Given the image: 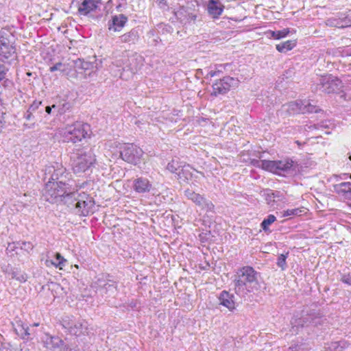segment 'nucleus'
I'll list each match as a JSON object with an SVG mask.
<instances>
[{
  "label": "nucleus",
  "mask_w": 351,
  "mask_h": 351,
  "mask_svg": "<svg viewBox=\"0 0 351 351\" xmlns=\"http://www.w3.org/2000/svg\"><path fill=\"white\" fill-rule=\"evenodd\" d=\"M100 0H83L78 7V12L80 14L87 15L95 10Z\"/></svg>",
  "instance_id": "obj_13"
},
{
  "label": "nucleus",
  "mask_w": 351,
  "mask_h": 351,
  "mask_svg": "<svg viewBox=\"0 0 351 351\" xmlns=\"http://www.w3.org/2000/svg\"><path fill=\"white\" fill-rule=\"evenodd\" d=\"M143 154V150L133 143L126 144L120 153L121 158L124 161L134 165H136L141 162Z\"/></svg>",
  "instance_id": "obj_5"
},
{
  "label": "nucleus",
  "mask_w": 351,
  "mask_h": 351,
  "mask_svg": "<svg viewBox=\"0 0 351 351\" xmlns=\"http://www.w3.org/2000/svg\"><path fill=\"white\" fill-rule=\"evenodd\" d=\"M62 65V63L59 62L50 67L49 70L51 72H53L59 69V67Z\"/></svg>",
  "instance_id": "obj_31"
},
{
  "label": "nucleus",
  "mask_w": 351,
  "mask_h": 351,
  "mask_svg": "<svg viewBox=\"0 0 351 351\" xmlns=\"http://www.w3.org/2000/svg\"><path fill=\"white\" fill-rule=\"evenodd\" d=\"M97 162L96 155L93 149L80 151L73 161L72 169L75 173H84L88 171Z\"/></svg>",
  "instance_id": "obj_3"
},
{
  "label": "nucleus",
  "mask_w": 351,
  "mask_h": 351,
  "mask_svg": "<svg viewBox=\"0 0 351 351\" xmlns=\"http://www.w3.org/2000/svg\"><path fill=\"white\" fill-rule=\"evenodd\" d=\"M56 108V105H53L51 107V106H47L46 108H45V111L47 114H50L51 112V109L52 108Z\"/></svg>",
  "instance_id": "obj_32"
},
{
  "label": "nucleus",
  "mask_w": 351,
  "mask_h": 351,
  "mask_svg": "<svg viewBox=\"0 0 351 351\" xmlns=\"http://www.w3.org/2000/svg\"><path fill=\"white\" fill-rule=\"evenodd\" d=\"M128 17L123 14L114 15L108 22V29L109 31L114 32H121L128 23Z\"/></svg>",
  "instance_id": "obj_11"
},
{
  "label": "nucleus",
  "mask_w": 351,
  "mask_h": 351,
  "mask_svg": "<svg viewBox=\"0 0 351 351\" xmlns=\"http://www.w3.org/2000/svg\"><path fill=\"white\" fill-rule=\"evenodd\" d=\"M220 304L229 310L232 311L235 308V304L233 300V296L228 292L223 291L221 293L219 296Z\"/></svg>",
  "instance_id": "obj_17"
},
{
  "label": "nucleus",
  "mask_w": 351,
  "mask_h": 351,
  "mask_svg": "<svg viewBox=\"0 0 351 351\" xmlns=\"http://www.w3.org/2000/svg\"><path fill=\"white\" fill-rule=\"evenodd\" d=\"M39 325V324H34V326H38Z\"/></svg>",
  "instance_id": "obj_36"
},
{
  "label": "nucleus",
  "mask_w": 351,
  "mask_h": 351,
  "mask_svg": "<svg viewBox=\"0 0 351 351\" xmlns=\"http://www.w3.org/2000/svg\"><path fill=\"white\" fill-rule=\"evenodd\" d=\"M15 52L14 48L5 40L0 39V60L8 59Z\"/></svg>",
  "instance_id": "obj_14"
},
{
  "label": "nucleus",
  "mask_w": 351,
  "mask_h": 351,
  "mask_svg": "<svg viewBox=\"0 0 351 351\" xmlns=\"http://www.w3.org/2000/svg\"><path fill=\"white\" fill-rule=\"evenodd\" d=\"M3 104L0 102V113L2 115L4 114V112L3 111Z\"/></svg>",
  "instance_id": "obj_33"
},
{
  "label": "nucleus",
  "mask_w": 351,
  "mask_h": 351,
  "mask_svg": "<svg viewBox=\"0 0 351 351\" xmlns=\"http://www.w3.org/2000/svg\"><path fill=\"white\" fill-rule=\"evenodd\" d=\"M335 188L339 193H351V182H341L336 185Z\"/></svg>",
  "instance_id": "obj_23"
},
{
  "label": "nucleus",
  "mask_w": 351,
  "mask_h": 351,
  "mask_svg": "<svg viewBox=\"0 0 351 351\" xmlns=\"http://www.w3.org/2000/svg\"><path fill=\"white\" fill-rule=\"evenodd\" d=\"M191 167L189 165L184 166L181 169V171L178 173V179L182 180H188L192 176L191 173L190 172Z\"/></svg>",
  "instance_id": "obj_22"
},
{
  "label": "nucleus",
  "mask_w": 351,
  "mask_h": 351,
  "mask_svg": "<svg viewBox=\"0 0 351 351\" xmlns=\"http://www.w3.org/2000/svg\"><path fill=\"white\" fill-rule=\"evenodd\" d=\"M295 104L299 111L303 114L318 112L319 110L316 105L311 104L308 101H300Z\"/></svg>",
  "instance_id": "obj_16"
},
{
  "label": "nucleus",
  "mask_w": 351,
  "mask_h": 351,
  "mask_svg": "<svg viewBox=\"0 0 351 351\" xmlns=\"http://www.w3.org/2000/svg\"><path fill=\"white\" fill-rule=\"evenodd\" d=\"M276 220V217L274 215H269L266 219H265L261 223V226L264 231L269 230V226Z\"/></svg>",
  "instance_id": "obj_24"
},
{
  "label": "nucleus",
  "mask_w": 351,
  "mask_h": 351,
  "mask_svg": "<svg viewBox=\"0 0 351 351\" xmlns=\"http://www.w3.org/2000/svg\"><path fill=\"white\" fill-rule=\"evenodd\" d=\"M288 252L286 254H280L278 258L277 265L284 269L286 265V259L287 258Z\"/></svg>",
  "instance_id": "obj_26"
},
{
  "label": "nucleus",
  "mask_w": 351,
  "mask_h": 351,
  "mask_svg": "<svg viewBox=\"0 0 351 351\" xmlns=\"http://www.w3.org/2000/svg\"><path fill=\"white\" fill-rule=\"evenodd\" d=\"M75 267H76L77 269L79 268V266L77 265H75Z\"/></svg>",
  "instance_id": "obj_35"
},
{
  "label": "nucleus",
  "mask_w": 351,
  "mask_h": 351,
  "mask_svg": "<svg viewBox=\"0 0 351 351\" xmlns=\"http://www.w3.org/2000/svg\"><path fill=\"white\" fill-rule=\"evenodd\" d=\"M93 132L89 124L81 121H75L60 129L56 135L60 141L76 144L82 142L83 140L90 138Z\"/></svg>",
  "instance_id": "obj_1"
},
{
  "label": "nucleus",
  "mask_w": 351,
  "mask_h": 351,
  "mask_svg": "<svg viewBox=\"0 0 351 351\" xmlns=\"http://www.w3.org/2000/svg\"><path fill=\"white\" fill-rule=\"evenodd\" d=\"M133 189L138 193H149L152 189V184L147 178L139 177L134 180Z\"/></svg>",
  "instance_id": "obj_12"
},
{
  "label": "nucleus",
  "mask_w": 351,
  "mask_h": 351,
  "mask_svg": "<svg viewBox=\"0 0 351 351\" xmlns=\"http://www.w3.org/2000/svg\"><path fill=\"white\" fill-rule=\"evenodd\" d=\"M6 71L5 66L0 64V82L5 77Z\"/></svg>",
  "instance_id": "obj_28"
},
{
  "label": "nucleus",
  "mask_w": 351,
  "mask_h": 351,
  "mask_svg": "<svg viewBox=\"0 0 351 351\" xmlns=\"http://www.w3.org/2000/svg\"><path fill=\"white\" fill-rule=\"evenodd\" d=\"M223 5L215 0H209L208 3V13L214 19H217L223 12Z\"/></svg>",
  "instance_id": "obj_15"
},
{
  "label": "nucleus",
  "mask_w": 351,
  "mask_h": 351,
  "mask_svg": "<svg viewBox=\"0 0 351 351\" xmlns=\"http://www.w3.org/2000/svg\"><path fill=\"white\" fill-rule=\"evenodd\" d=\"M260 167L265 171L275 174H280L281 172H285L291 169L293 161L288 159L279 160H263Z\"/></svg>",
  "instance_id": "obj_6"
},
{
  "label": "nucleus",
  "mask_w": 351,
  "mask_h": 351,
  "mask_svg": "<svg viewBox=\"0 0 351 351\" xmlns=\"http://www.w3.org/2000/svg\"><path fill=\"white\" fill-rule=\"evenodd\" d=\"M184 194L189 199H191L197 206H202L203 208H206L208 210H213L215 206L199 193H197L193 191L187 189L184 191Z\"/></svg>",
  "instance_id": "obj_10"
},
{
  "label": "nucleus",
  "mask_w": 351,
  "mask_h": 351,
  "mask_svg": "<svg viewBox=\"0 0 351 351\" xmlns=\"http://www.w3.org/2000/svg\"><path fill=\"white\" fill-rule=\"evenodd\" d=\"M239 84L237 78L230 76L223 77L222 79L217 80L213 84V91L211 95L217 97L219 95H223L230 90L232 88L237 87Z\"/></svg>",
  "instance_id": "obj_7"
},
{
  "label": "nucleus",
  "mask_w": 351,
  "mask_h": 351,
  "mask_svg": "<svg viewBox=\"0 0 351 351\" xmlns=\"http://www.w3.org/2000/svg\"><path fill=\"white\" fill-rule=\"evenodd\" d=\"M341 81L332 75L324 76L321 80L322 91L330 94L337 93L341 88Z\"/></svg>",
  "instance_id": "obj_9"
},
{
  "label": "nucleus",
  "mask_w": 351,
  "mask_h": 351,
  "mask_svg": "<svg viewBox=\"0 0 351 351\" xmlns=\"http://www.w3.org/2000/svg\"><path fill=\"white\" fill-rule=\"evenodd\" d=\"M191 19L195 21L196 19V16L195 15H192L191 16Z\"/></svg>",
  "instance_id": "obj_34"
},
{
  "label": "nucleus",
  "mask_w": 351,
  "mask_h": 351,
  "mask_svg": "<svg viewBox=\"0 0 351 351\" xmlns=\"http://www.w3.org/2000/svg\"><path fill=\"white\" fill-rule=\"evenodd\" d=\"M306 208L303 206L296 208L287 209L282 213V217L291 218L293 216H301L305 212Z\"/></svg>",
  "instance_id": "obj_20"
},
{
  "label": "nucleus",
  "mask_w": 351,
  "mask_h": 351,
  "mask_svg": "<svg viewBox=\"0 0 351 351\" xmlns=\"http://www.w3.org/2000/svg\"><path fill=\"white\" fill-rule=\"evenodd\" d=\"M0 351H20L17 348L11 346L9 343H5L0 347Z\"/></svg>",
  "instance_id": "obj_27"
},
{
  "label": "nucleus",
  "mask_w": 351,
  "mask_h": 351,
  "mask_svg": "<svg viewBox=\"0 0 351 351\" xmlns=\"http://www.w3.org/2000/svg\"><path fill=\"white\" fill-rule=\"evenodd\" d=\"M178 168V162L172 160L167 165V169L171 173H176Z\"/></svg>",
  "instance_id": "obj_25"
},
{
  "label": "nucleus",
  "mask_w": 351,
  "mask_h": 351,
  "mask_svg": "<svg viewBox=\"0 0 351 351\" xmlns=\"http://www.w3.org/2000/svg\"><path fill=\"white\" fill-rule=\"evenodd\" d=\"M221 73V71L219 70H215V71H210L209 73H208V75L210 77H215V76H217L218 75L219 73Z\"/></svg>",
  "instance_id": "obj_30"
},
{
  "label": "nucleus",
  "mask_w": 351,
  "mask_h": 351,
  "mask_svg": "<svg viewBox=\"0 0 351 351\" xmlns=\"http://www.w3.org/2000/svg\"><path fill=\"white\" fill-rule=\"evenodd\" d=\"M289 32L290 31L288 28H285L278 31H269V34L271 37L276 40H280L281 38H285L287 35H289Z\"/></svg>",
  "instance_id": "obj_21"
},
{
  "label": "nucleus",
  "mask_w": 351,
  "mask_h": 351,
  "mask_svg": "<svg viewBox=\"0 0 351 351\" xmlns=\"http://www.w3.org/2000/svg\"><path fill=\"white\" fill-rule=\"evenodd\" d=\"M296 40H288L287 41L277 44L276 45V48L278 51L280 53H285L293 49L296 46Z\"/></svg>",
  "instance_id": "obj_18"
},
{
  "label": "nucleus",
  "mask_w": 351,
  "mask_h": 351,
  "mask_svg": "<svg viewBox=\"0 0 351 351\" xmlns=\"http://www.w3.org/2000/svg\"><path fill=\"white\" fill-rule=\"evenodd\" d=\"M56 261H51V264L56 268L62 270L67 263V260L64 258L59 252L55 254Z\"/></svg>",
  "instance_id": "obj_19"
},
{
  "label": "nucleus",
  "mask_w": 351,
  "mask_h": 351,
  "mask_svg": "<svg viewBox=\"0 0 351 351\" xmlns=\"http://www.w3.org/2000/svg\"><path fill=\"white\" fill-rule=\"evenodd\" d=\"M93 206L92 197L89 195L83 193L79 195V199L75 204V209L79 215L87 216L92 213Z\"/></svg>",
  "instance_id": "obj_8"
},
{
  "label": "nucleus",
  "mask_w": 351,
  "mask_h": 351,
  "mask_svg": "<svg viewBox=\"0 0 351 351\" xmlns=\"http://www.w3.org/2000/svg\"><path fill=\"white\" fill-rule=\"evenodd\" d=\"M254 282H257V272L252 267L244 266L238 271L234 285L239 291L250 292L249 285Z\"/></svg>",
  "instance_id": "obj_4"
},
{
  "label": "nucleus",
  "mask_w": 351,
  "mask_h": 351,
  "mask_svg": "<svg viewBox=\"0 0 351 351\" xmlns=\"http://www.w3.org/2000/svg\"><path fill=\"white\" fill-rule=\"evenodd\" d=\"M341 281L346 284L351 285V276H343Z\"/></svg>",
  "instance_id": "obj_29"
},
{
  "label": "nucleus",
  "mask_w": 351,
  "mask_h": 351,
  "mask_svg": "<svg viewBox=\"0 0 351 351\" xmlns=\"http://www.w3.org/2000/svg\"><path fill=\"white\" fill-rule=\"evenodd\" d=\"M66 171V169L62 166L58 167L54 170L49 180L45 184L44 195L47 201L54 202L71 193L69 184L58 181Z\"/></svg>",
  "instance_id": "obj_2"
}]
</instances>
